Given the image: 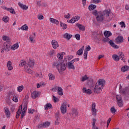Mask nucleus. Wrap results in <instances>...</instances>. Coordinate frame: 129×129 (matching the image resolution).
I'll return each mask as SVG.
<instances>
[{"label": "nucleus", "instance_id": "nucleus-63", "mask_svg": "<svg viewBox=\"0 0 129 129\" xmlns=\"http://www.w3.org/2000/svg\"><path fill=\"white\" fill-rule=\"evenodd\" d=\"M38 20H43L44 19V16L42 15H39L38 16Z\"/></svg>", "mask_w": 129, "mask_h": 129}, {"label": "nucleus", "instance_id": "nucleus-49", "mask_svg": "<svg viewBox=\"0 0 129 129\" xmlns=\"http://www.w3.org/2000/svg\"><path fill=\"white\" fill-rule=\"evenodd\" d=\"M88 52H87L86 50L84 51V58L85 60H87V55Z\"/></svg>", "mask_w": 129, "mask_h": 129}, {"label": "nucleus", "instance_id": "nucleus-60", "mask_svg": "<svg viewBox=\"0 0 129 129\" xmlns=\"http://www.w3.org/2000/svg\"><path fill=\"white\" fill-rule=\"evenodd\" d=\"M70 14L69 13H68V15H64V18L66 19H70L71 17H70Z\"/></svg>", "mask_w": 129, "mask_h": 129}, {"label": "nucleus", "instance_id": "nucleus-5", "mask_svg": "<svg viewBox=\"0 0 129 129\" xmlns=\"http://www.w3.org/2000/svg\"><path fill=\"white\" fill-rule=\"evenodd\" d=\"M3 41H6L7 42L4 43L3 45V49H4L5 51L9 52V51L10 50V48H11V44H9V42H10V41H11L10 37L7 36H4L3 37Z\"/></svg>", "mask_w": 129, "mask_h": 129}, {"label": "nucleus", "instance_id": "nucleus-6", "mask_svg": "<svg viewBox=\"0 0 129 129\" xmlns=\"http://www.w3.org/2000/svg\"><path fill=\"white\" fill-rule=\"evenodd\" d=\"M109 40L110 39L108 37H106L103 39L104 42H108V44H109L111 47H112L114 49H118V48H119V47L116 45L112 40L109 41Z\"/></svg>", "mask_w": 129, "mask_h": 129}, {"label": "nucleus", "instance_id": "nucleus-46", "mask_svg": "<svg viewBox=\"0 0 129 129\" xmlns=\"http://www.w3.org/2000/svg\"><path fill=\"white\" fill-rule=\"evenodd\" d=\"M21 65L22 67L24 66V67H26V65H27V62L25 61V60H22L21 61Z\"/></svg>", "mask_w": 129, "mask_h": 129}, {"label": "nucleus", "instance_id": "nucleus-62", "mask_svg": "<svg viewBox=\"0 0 129 129\" xmlns=\"http://www.w3.org/2000/svg\"><path fill=\"white\" fill-rule=\"evenodd\" d=\"M76 61H79V58H75L71 60V62L74 63V62H76Z\"/></svg>", "mask_w": 129, "mask_h": 129}, {"label": "nucleus", "instance_id": "nucleus-3", "mask_svg": "<svg viewBox=\"0 0 129 129\" xmlns=\"http://www.w3.org/2000/svg\"><path fill=\"white\" fill-rule=\"evenodd\" d=\"M105 84V81L104 80L100 79L98 81V83L96 84L95 88L94 89V92L95 93H100L101 92V89L104 87Z\"/></svg>", "mask_w": 129, "mask_h": 129}, {"label": "nucleus", "instance_id": "nucleus-2", "mask_svg": "<svg viewBox=\"0 0 129 129\" xmlns=\"http://www.w3.org/2000/svg\"><path fill=\"white\" fill-rule=\"evenodd\" d=\"M109 14H110V12L108 10L99 12H98L97 17H96V20L98 22L101 23V22L105 20V17H109Z\"/></svg>", "mask_w": 129, "mask_h": 129}, {"label": "nucleus", "instance_id": "nucleus-41", "mask_svg": "<svg viewBox=\"0 0 129 129\" xmlns=\"http://www.w3.org/2000/svg\"><path fill=\"white\" fill-rule=\"evenodd\" d=\"M48 76L49 80H54L55 79V76L51 73L49 74Z\"/></svg>", "mask_w": 129, "mask_h": 129}, {"label": "nucleus", "instance_id": "nucleus-50", "mask_svg": "<svg viewBox=\"0 0 129 129\" xmlns=\"http://www.w3.org/2000/svg\"><path fill=\"white\" fill-rule=\"evenodd\" d=\"M110 111L112 113H115V112H116V110L115 109V108H114V107H112L110 109Z\"/></svg>", "mask_w": 129, "mask_h": 129}, {"label": "nucleus", "instance_id": "nucleus-33", "mask_svg": "<svg viewBox=\"0 0 129 129\" xmlns=\"http://www.w3.org/2000/svg\"><path fill=\"white\" fill-rule=\"evenodd\" d=\"M96 122V119H93L92 129H98V127H96V125H95Z\"/></svg>", "mask_w": 129, "mask_h": 129}, {"label": "nucleus", "instance_id": "nucleus-59", "mask_svg": "<svg viewBox=\"0 0 129 129\" xmlns=\"http://www.w3.org/2000/svg\"><path fill=\"white\" fill-rule=\"evenodd\" d=\"M37 5L38 6V7H41V5H42V2L41 1H37Z\"/></svg>", "mask_w": 129, "mask_h": 129}, {"label": "nucleus", "instance_id": "nucleus-17", "mask_svg": "<svg viewBox=\"0 0 129 129\" xmlns=\"http://www.w3.org/2000/svg\"><path fill=\"white\" fill-rule=\"evenodd\" d=\"M104 36H105L106 38H108V37H110L111 36H112V33H111V32L109 31H105L104 32Z\"/></svg>", "mask_w": 129, "mask_h": 129}, {"label": "nucleus", "instance_id": "nucleus-56", "mask_svg": "<svg viewBox=\"0 0 129 129\" xmlns=\"http://www.w3.org/2000/svg\"><path fill=\"white\" fill-rule=\"evenodd\" d=\"M76 38L78 41H79L80 40V34H76L75 35Z\"/></svg>", "mask_w": 129, "mask_h": 129}, {"label": "nucleus", "instance_id": "nucleus-19", "mask_svg": "<svg viewBox=\"0 0 129 129\" xmlns=\"http://www.w3.org/2000/svg\"><path fill=\"white\" fill-rule=\"evenodd\" d=\"M84 50V46H83L82 47H81L77 52V55H79V56H81L82 54H83V51Z\"/></svg>", "mask_w": 129, "mask_h": 129}, {"label": "nucleus", "instance_id": "nucleus-61", "mask_svg": "<svg viewBox=\"0 0 129 129\" xmlns=\"http://www.w3.org/2000/svg\"><path fill=\"white\" fill-rule=\"evenodd\" d=\"M98 14V12H97V10H94V12H93V15L94 16H96V17H97V14Z\"/></svg>", "mask_w": 129, "mask_h": 129}, {"label": "nucleus", "instance_id": "nucleus-22", "mask_svg": "<svg viewBox=\"0 0 129 129\" xmlns=\"http://www.w3.org/2000/svg\"><path fill=\"white\" fill-rule=\"evenodd\" d=\"M77 27H78V28H79V30H80L81 31H85V27H84V26H83L82 25L78 23L76 24Z\"/></svg>", "mask_w": 129, "mask_h": 129}, {"label": "nucleus", "instance_id": "nucleus-55", "mask_svg": "<svg viewBox=\"0 0 129 129\" xmlns=\"http://www.w3.org/2000/svg\"><path fill=\"white\" fill-rule=\"evenodd\" d=\"M12 100L13 101H15V102H18V98H17V97H16L15 96H13Z\"/></svg>", "mask_w": 129, "mask_h": 129}, {"label": "nucleus", "instance_id": "nucleus-21", "mask_svg": "<svg viewBox=\"0 0 129 129\" xmlns=\"http://www.w3.org/2000/svg\"><path fill=\"white\" fill-rule=\"evenodd\" d=\"M5 9L6 10V11H8V12H10L11 14H14V15H16V12H15V9H14V8H8L5 7Z\"/></svg>", "mask_w": 129, "mask_h": 129}, {"label": "nucleus", "instance_id": "nucleus-26", "mask_svg": "<svg viewBox=\"0 0 129 129\" xmlns=\"http://www.w3.org/2000/svg\"><path fill=\"white\" fill-rule=\"evenodd\" d=\"M7 66L8 67V70H13V66H12V62L11 61L9 60L8 61Z\"/></svg>", "mask_w": 129, "mask_h": 129}, {"label": "nucleus", "instance_id": "nucleus-28", "mask_svg": "<svg viewBox=\"0 0 129 129\" xmlns=\"http://www.w3.org/2000/svg\"><path fill=\"white\" fill-rule=\"evenodd\" d=\"M49 21L50 23H52V24H56V25H59V21L54 18H50Z\"/></svg>", "mask_w": 129, "mask_h": 129}, {"label": "nucleus", "instance_id": "nucleus-32", "mask_svg": "<svg viewBox=\"0 0 129 129\" xmlns=\"http://www.w3.org/2000/svg\"><path fill=\"white\" fill-rule=\"evenodd\" d=\"M19 48V43H17L15 44L14 45L11 47V50H16V49H18Z\"/></svg>", "mask_w": 129, "mask_h": 129}, {"label": "nucleus", "instance_id": "nucleus-51", "mask_svg": "<svg viewBox=\"0 0 129 129\" xmlns=\"http://www.w3.org/2000/svg\"><path fill=\"white\" fill-rule=\"evenodd\" d=\"M88 77H87V75H85V76L83 77L82 78V81L84 82L86 80H87L88 79Z\"/></svg>", "mask_w": 129, "mask_h": 129}, {"label": "nucleus", "instance_id": "nucleus-52", "mask_svg": "<svg viewBox=\"0 0 129 129\" xmlns=\"http://www.w3.org/2000/svg\"><path fill=\"white\" fill-rule=\"evenodd\" d=\"M28 112V113H31V114H33V113H34V112H35V109H29Z\"/></svg>", "mask_w": 129, "mask_h": 129}, {"label": "nucleus", "instance_id": "nucleus-64", "mask_svg": "<svg viewBox=\"0 0 129 129\" xmlns=\"http://www.w3.org/2000/svg\"><path fill=\"white\" fill-rule=\"evenodd\" d=\"M52 97L53 98L54 102H57V101H58V99H57V97H56L55 96H53Z\"/></svg>", "mask_w": 129, "mask_h": 129}, {"label": "nucleus", "instance_id": "nucleus-12", "mask_svg": "<svg viewBox=\"0 0 129 129\" xmlns=\"http://www.w3.org/2000/svg\"><path fill=\"white\" fill-rule=\"evenodd\" d=\"M31 95L32 98H33V99H36V98L38 97V96L40 95V92L34 91L31 93Z\"/></svg>", "mask_w": 129, "mask_h": 129}, {"label": "nucleus", "instance_id": "nucleus-7", "mask_svg": "<svg viewBox=\"0 0 129 129\" xmlns=\"http://www.w3.org/2000/svg\"><path fill=\"white\" fill-rule=\"evenodd\" d=\"M60 111L62 114H65L67 111V102H64L60 107Z\"/></svg>", "mask_w": 129, "mask_h": 129}, {"label": "nucleus", "instance_id": "nucleus-20", "mask_svg": "<svg viewBox=\"0 0 129 129\" xmlns=\"http://www.w3.org/2000/svg\"><path fill=\"white\" fill-rule=\"evenodd\" d=\"M119 58L120 60H122L123 62H125V56L123 52H120Z\"/></svg>", "mask_w": 129, "mask_h": 129}, {"label": "nucleus", "instance_id": "nucleus-57", "mask_svg": "<svg viewBox=\"0 0 129 129\" xmlns=\"http://www.w3.org/2000/svg\"><path fill=\"white\" fill-rule=\"evenodd\" d=\"M120 25H121V28H125V24L123 22H120Z\"/></svg>", "mask_w": 129, "mask_h": 129}, {"label": "nucleus", "instance_id": "nucleus-13", "mask_svg": "<svg viewBox=\"0 0 129 129\" xmlns=\"http://www.w3.org/2000/svg\"><path fill=\"white\" fill-rule=\"evenodd\" d=\"M96 106V104H95V103H93L92 104V108H91V110H92V113L93 115H96V109L95 108Z\"/></svg>", "mask_w": 129, "mask_h": 129}, {"label": "nucleus", "instance_id": "nucleus-27", "mask_svg": "<svg viewBox=\"0 0 129 129\" xmlns=\"http://www.w3.org/2000/svg\"><path fill=\"white\" fill-rule=\"evenodd\" d=\"M83 91L84 93H87V94H91L92 92L90 89H87L86 88H84L83 89Z\"/></svg>", "mask_w": 129, "mask_h": 129}, {"label": "nucleus", "instance_id": "nucleus-58", "mask_svg": "<svg viewBox=\"0 0 129 129\" xmlns=\"http://www.w3.org/2000/svg\"><path fill=\"white\" fill-rule=\"evenodd\" d=\"M60 115V114L59 113V111H57L55 113V118H60V117H59V116Z\"/></svg>", "mask_w": 129, "mask_h": 129}, {"label": "nucleus", "instance_id": "nucleus-31", "mask_svg": "<svg viewBox=\"0 0 129 129\" xmlns=\"http://www.w3.org/2000/svg\"><path fill=\"white\" fill-rule=\"evenodd\" d=\"M45 110H48V109H50V108H52V104L50 103L46 104V105L44 106Z\"/></svg>", "mask_w": 129, "mask_h": 129}, {"label": "nucleus", "instance_id": "nucleus-43", "mask_svg": "<svg viewBox=\"0 0 129 129\" xmlns=\"http://www.w3.org/2000/svg\"><path fill=\"white\" fill-rule=\"evenodd\" d=\"M117 104L119 107H122L123 106V102L122 101H117Z\"/></svg>", "mask_w": 129, "mask_h": 129}, {"label": "nucleus", "instance_id": "nucleus-23", "mask_svg": "<svg viewBox=\"0 0 129 129\" xmlns=\"http://www.w3.org/2000/svg\"><path fill=\"white\" fill-rule=\"evenodd\" d=\"M121 72H126V71H129V67L127 66H124L121 68Z\"/></svg>", "mask_w": 129, "mask_h": 129}, {"label": "nucleus", "instance_id": "nucleus-42", "mask_svg": "<svg viewBox=\"0 0 129 129\" xmlns=\"http://www.w3.org/2000/svg\"><path fill=\"white\" fill-rule=\"evenodd\" d=\"M2 20L4 21V22H5V23H8V22L10 21V18H9V17L7 16H5L3 18Z\"/></svg>", "mask_w": 129, "mask_h": 129}, {"label": "nucleus", "instance_id": "nucleus-16", "mask_svg": "<svg viewBox=\"0 0 129 129\" xmlns=\"http://www.w3.org/2000/svg\"><path fill=\"white\" fill-rule=\"evenodd\" d=\"M36 37V33H33V36L30 35L29 37V40L31 43H35V38Z\"/></svg>", "mask_w": 129, "mask_h": 129}, {"label": "nucleus", "instance_id": "nucleus-30", "mask_svg": "<svg viewBox=\"0 0 129 129\" xmlns=\"http://www.w3.org/2000/svg\"><path fill=\"white\" fill-rule=\"evenodd\" d=\"M72 115L73 117H76V116H77V115H78V112L77 111V110L73 109Z\"/></svg>", "mask_w": 129, "mask_h": 129}, {"label": "nucleus", "instance_id": "nucleus-29", "mask_svg": "<svg viewBox=\"0 0 129 129\" xmlns=\"http://www.w3.org/2000/svg\"><path fill=\"white\" fill-rule=\"evenodd\" d=\"M72 63L73 62L71 61L68 62V67L69 69H73V70H74V69H75V68L74 67V65H73Z\"/></svg>", "mask_w": 129, "mask_h": 129}, {"label": "nucleus", "instance_id": "nucleus-14", "mask_svg": "<svg viewBox=\"0 0 129 129\" xmlns=\"http://www.w3.org/2000/svg\"><path fill=\"white\" fill-rule=\"evenodd\" d=\"M23 107V105H20L19 108L18 109V111L16 113V118H19L20 115H21V113L22 112V108Z\"/></svg>", "mask_w": 129, "mask_h": 129}, {"label": "nucleus", "instance_id": "nucleus-40", "mask_svg": "<svg viewBox=\"0 0 129 129\" xmlns=\"http://www.w3.org/2000/svg\"><path fill=\"white\" fill-rule=\"evenodd\" d=\"M27 108H28V106L27 105V103H25L24 104V108L22 110V112L23 113H26V111H27Z\"/></svg>", "mask_w": 129, "mask_h": 129}, {"label": "nucleus", "instance_id": "nucleus-54", "mask_svg": "<svg viewBox=\"0 0 129 129\" xmlns=\"http://www.w3.org/2000/svg\"><path fill=\"white\" fill-rule=\"evenodd\" d=\"M54 54H55V50H50L49 53V54L50 55V56H52V55H54Z\"/></svg>", "mask_w": 129, "mask_h": 129}, {"label": "nucleus", "instance_id": "nucleus-18", "mask_svg": "<svg viewBox=\"0 0 129 129\" xmlns=\"http://www.w3.org/2000/svg\"><path fill=\"white\" fill-rule=\"evenodd\" d=\"M18 6L21 8V9H22V10H28L29 9V7H28L26 5H23L21 3H18Z\"/></svg>", "mask_w": 129, "mask_h": 129}, {"label": "nucleus", "instance_id": "nucleus-34", "mask_svg": "<svg viewBox=\"0 0 129 129\" xmlns=\"http://www.w3.org/2000/svg\"><path fill=\"white\" fill-rule=\"evenodd\" d=\"M64 52H62L61 53H58L57 54V57L59 60H62L63 59V55L64 54Z\"/></svg>", "mask_w": 129, "mask_h": 129}, {"label": "nucleus", "instance_id": "nucleus-15", "mask_svg": "<svg viewBox=\"0 0 129 129\" xmlns=\"http://www.w3.org/2000/svg\"><path fill=\"white\" fill-rule=\"evenodd\" d=\"M128 92H129V87H126L125 88L120 90L121 93L124 95H125L127 93H128Z\"/></svg>", "mask_w": 129, "mask_h": 129}, {"label": "nucleus", "instance_id": "nucleus-11", "mask_svg": "<svg viewBox=\"0 0 129 129\" xmlns=\"http://www.w3.org/2000/svg\"><path fill=\"white\" fill-rule=\"evenodd\" d=\"M122 42H123V37L122 36H118L115 40V42L116 44H120V43H122Z\"/></svg>", "mask_w": 129, "mask_h": 129}, {"label": "nucleus", "instance_id": "nucleus-45", "mask_svg": "<svg viewBox=\"0 0 129 129\" xmlns=\"http://www.w3.org/2000/svg\"><path fill=\"white\" fill-rule=\"evenodd\" d=\"M92 37L94 39V40H97V33L95 32H93Z\"/></svg>", "mask_w": 129, "mask_h": 129}, {"label": "nucleus", "instance_id": "nucleus-25", "mask_svg": "<svg viewBox=\"0 0 129 129\" xmlns=\"http://www.w3.org/2000/svg\"><path fill=\"white\" fill-rule=\"evenodd\" d=\"M73 35H70L69 34H68V33H65L63 35V37L64 38V39H66L67 40H70V39H71V38H72Z\"/></svg>", "mask_w": 129, "mask_h": 129}, {"label": "nucleus", "instance_id": "nucleus-48", "mask_svg": "<svg viewBox=\"0 0 129 129\" xmlns=\"http://www.w3.org/2000/svg\"><path fill=\"white\" fill-rule=\"evenodd\" d=\"M116 100L117 101H120L122 100V98L121 95H116Z\"/></svg>", "mask_w": 129, "mask_h": 129}, {"label": "nucleus", "instance_id": "nucleus-38", "mask_svg": "<svg viewBox=\"0 0 129 129\" xmlns=\"http://www.w3.org/2000/svg\"><path fill=\"white\" fill-rule=\"evenodd\" d=\"M88 9L89 11H93V10H94L95 9H96V6L92 4L90 5L89 6Z\"/></svg>", "mask_w": 129, "mask_h": 129}, {"label": "nucleus", "instance_id": "nucleus-10", "mask_svg": "<svg viewBox=\"0 0 129 129\" xmlns=\"http://www.w3.org/2000/svg\"><path fill=\"white\" fill-rule=\"evenodd\" d=\"M51 43L53 49H57L59 47V43L55 40H52Z\"/></svg>", "mask_w": 129, "mask_h": 129}, {"label": "nucleus", "instance_id": "nucleus-1", "mask_svg": "<svg viewBox=\"0 0 129 129\" xmlns=\"http://www.w3.org/2000/svg\"><path fill=\"white\" fill-rule=\"evenodd\" d=\"M52 68H56L59 73H62V72L66 70V63L64 61H59V60H56L52 63Z\"/></svg>", "mask_w": 129, "mask_h": 129}, {"label": "nucleus", "instance_id": "nucleus-8", "mask_svg": "<svg viewBox=\"0 0 129 129\" xmlns=\"http://www.w3.org/2000/svg\"><path fill=\"white\" fill-rule=\"evenodd\" d=\"M50 126V122L46 121L41 124H38L37 126L38 128H46Z\"/></svg>", "mask_w": 129, "mask_h": 129}, {"label": "nucleus", "instance_id": "nucleus-47", "mask_svg": "<svg viewBox=\"0 0 129 129\" xmlns=\"http://www.w3.org/2000/svg\"><path fill=\"white\" fill-rule=\"evenodd\" d=\"M56 118V120L55 121V124L56 125H58L60 123V118Z\"/></svg>", "mask_w": 129, "mask_h": 129}, {"label": "nucleus", "instance_id": "nucleus-24", "mask_svg": "<svg viewBox=\"0 0 129 129\" xmlns=\"http://www.w3.org/2000/svg\"><path fill=\"white\" fill-rule=\"evenodd\" d=\"M57 94L60 96H62V95H63V89H62V88L60 87H58L57 88Z\"/></svg>", "mask_w": 129, "mask_h": 129}, {"label": "nucleus", "instance_id": "nucleus-36", "mask_svg": "<svg viewBox=\"0 0 129 129\" xmlns=\"http://www.w3.org/2000/svg\"><path fill=\"white\" fill-rule=\"evenodd\" d=\"M73 23H75V22H77V21H79L80 19V17L79 16H75L73 17L72 19Z\"/></svg>", "mask_w": 129, "mask_h": 129}, {"label": "nucleus", "instance_id": "nucleus-53", "mask_svg": "<svg viewBox=\"0 0 129 129\" xmlns=\"http://www.w3.org/2000/svg\"><path fill=\"white\" fill-rule=\"evenodd\" d=\"M90 50H91V47H90V46L88 45L84 51H86L87 52H88V51H90Z\"/></svg>", "mask_w": 129, "mask_h": 129}, {"label": "nucleus", "instance_id": "nucleus-4", "mask_svg": "<svg viewBox=\"0 0 129 129\" xmlns=\"http://www.w3.org/2000/svg\"><path fill=\"white\" fill-rule=\"evenodd\" d=\"M34 60L29 59V60L27 62V65L25 66V71L27 72V73H29V74H32L33 71L32 70L33 69V67H34Z\"/></svg>", "mask_w": 129, "mask_h": 129}, {"label": "nucleus", "instance_id": "nucleus-37", "mask_svg": "<svg viewBox=\"0 0 129 129\" xmlns=\"http://www.w3.org/2000/svg\"><path fill=\"white\" fill-rule=\"evenodd\" d=\"M112 57L114 61H119V56H118L117 55L113 54Z\"/></svg>", "mask_w": 129, "mask_h": 129}, {"label": "nucleus", "instance_id": "nucleus-9", "mask_svg": "<svg viewBox=\"0 0 129 129\" xmlns=\"http://www.w3.org/2000/svg\"><path fill=\"white\" fill-rule=\"evenodd\" d=\"M4 109L6 117L7 118H10L11 117V111H10V109L8 107H5Z\"/></svg>", "mask_w": 129, "mask_h": 129}, {"label": "nucleus", "instance_id": "nucleus-44", "mask_svg": "<svg viewBox=\"0 0 129 129\" xmlns=\"http://www.w3.org/2000/svg\"><path fill=\"white\" fill-rule=\"evenodd\" d=\"M28 29H29V27L26 24L22 26L21 27V30H23V31H27V30H28Z\"/></svg>", "mask_w": 129, "mask_h": 129}, {"label": "nucleus", "instance_id": "nucleus-35", "mask_svg": "<svg viewBox=\"0 0 129 129\" xmlns=\"http://www.w3.org/2000/svg\"><path fill=\"white\" fill-rule=\"evenodd\" d=\"M60 27H62V29L63 30H66L67 29V24L65 23H62V22H60Z\"/></svg>", "mask_w": 129, "mask_h": 129}, {"label": "nucleus", "instance_id": "nucleus-39", "mask_svg": "<svg viewBox=\"0 0 129 129\" xmlns=\"http://www.w3.org/2000/svg\"><path fill=\"white\" fill-rule=\"evenodd\" d=\"M24 90V86H19L17 87V91L19 92H22L23 90Z\"/></svg>", "mask_w": 129, "mask_h": 129}]
</instances>
